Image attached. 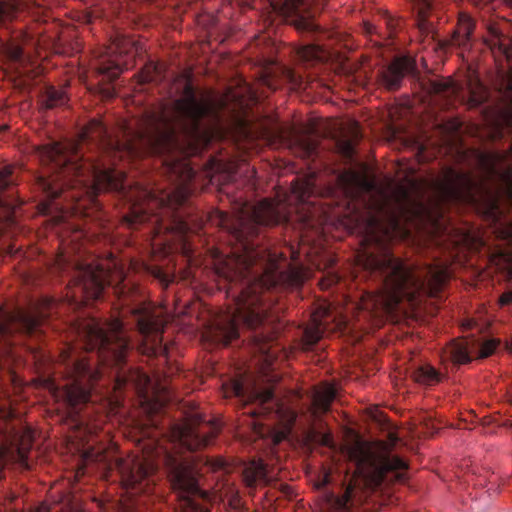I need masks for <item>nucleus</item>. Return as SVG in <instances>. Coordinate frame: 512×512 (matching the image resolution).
I'll list each match as a JSON object with an SVG mask.
<instances>
[{
    "mask_svg": "<svg viewBox=\"0 0 512 512\" xmlns=\"http://www.w3.org/2000/svg\"><path fill=\"white\" fill-rule=\"evenodd\" d=\"M210 106L198 100L193 87L186 84L183 96L169 105L146 110L137 127L125 130V140L113 139L107 127L97 119L91 120L79 134L80 140L95 141L112 160L138 158L145 155L162 157L169 176L170 189L150 188L130 184L125 172L104 162L86 161L77 143L50 141L38 147L40 160L51 165L49 177H39V186L50 199L58 198L65 189L80 188L91 199L104 191H115L130 205L124 217L128 226L157 223L156 210L176 208L193 193L196 171L186 159L187 149L204 138L201 120L209 114Z\"/></svg>",
    "mask_w": 512,
    "mask_h": 512,
    "instance_id": "obj_1",
    "label": "nucleus"
},
{
    "mask_svg": "<svg viewBox=\"0 0 512 512\" xmlns=\"http://www.w3.org/2000/svg\"><path fill=\"white\" fill-rule=\"evenodd\" d=\"M287 220L286 214L274 201L263 199L256 205L245 203L239 214L240 247L229 256L216 257V273L230 284L228 293L234 297L235 309L222 318L215 327V338L228 345L239 336V326L257 329L264 325L267 311L262 292L278 285L294 288L304 281L302 268L286 263L278 255L243 240L246 226H272Z\"/></svg>",
    "mask_w": 512,
    "mask_h": 512,
    "instance_id": "obj_2",
    "label": "nucleus"
},
{
    "mask_svg": "<svg viewBox=\"0 0 512 512\" xmlns=\"http://www.w3.org/2000/svg\"><path fill=\"white\" fill-rule=\"evenodd\" d=\"M85 349L95 351L97 363L94 367L82 352L67 346L60 354V365L68 382L62 387V397L71 408V414H77L80 406L91 401L92 385L102 377L108 367L119 369L126 361L129 341L120 319L106 324L92 319L82 327Z\"/></svg>",
    "mask_w": 512,
    "mask_h": 512,
    "instance_id": "obj_3",
    "label": "nucleus"
},
{
    "mask_svg": "<svg viewBox=\"0 0 512 512\" xmlns=\"http://www.w3.org/2000/svg\"><path fill=\"white\" fill-rule=\"evenodd\" d=\"M370 265L381 277L382 284L381 296H373L372 305L380 302L386 309L396 308L404 297L415 299L417 294L436 297L448 279L445 266H413L389 252L372 256Z\"/></svg>",
    "mask_w": 512,
    "mask_h": 512,
    "instance_id": "obj_4",
    "label": "nucleus"
},
{
    "mask_svg": "<svg viewBox=\"0 0 512 512\" xmlns=\"http://www.w3.org/2000/svg\"><path fill=\"white\" fill-rule=\"evenodd\" d=\"M504 159L505 156L500 153H481L480 155L486 179L495 182L493 191L466 171L455 170L452 167L443 168L441 173L430 182L435 200L438 203L474 201L476 192H485L491 196L493 208H498L499 199L512 205V167L511 165L500 167Z\"/></svg>",
    "mask_w": 512,
    "mask_h": 512,
    "instance_id": "obj_5",
    "label": "nucleus"
},
{
    "mask_svg": "<svg viewBox=\"0 0 512 512\" xmlns=\"http://www.w3.org/2000/svg\"><path fill=\"white\" fill-rule=\"evenodd\" d=\"M270 13L282 17L298 31L319 34L317 42L300 47L297 51L301 61L307 64L331 62L342 71L349 67V39L339 31H322L314 21L308 0H264Z\"/></svg>",
    "mask_w": 512,
    "mask_h": 512,
    "instance_id": "obj_6",
    "label": "nucleus"
},
{
    "mask_svg": "<svg viewBox=\"0 0 512 512\" xmlns=\"http://www.w3.org/2000/svg\"><path fill=\"white\" fill-rule=\"evenodd\" d=\"M408 464L392 454V446L384 440L364 442L354 429V499L356 489L382 491L391 483L405 482Z\"/></svg>",
    "mask_w": 512,
    "mask_h": 512,
    "instance_id": "obj_7",
    "label": "nucleus"
},
{
    "mask_svg": "<svg viewBox=\"0 0 512 512\" xmlns=\"http://www.w3.org/2000/svg\"><path fill=\"white\" fill-rule=\"evenodd\" d=\"M59 265L63 271L72 273L74 289L70 297L75 303H81L84 299H99L106 286L112 287L119 298L126 293L125 274L122 268L111 273L109 268L94 260L84 262L78 259L66 263L64 258H61Z\"/></svg>",
    "mask_w": 512,
    "mask_h": 512,
    "instance_id": "obj_8",
    "label": "nucleus"
},
{
    "mask_svg": "<svg viewBox=\"0 0 512 512\" xmlns=\"http://www.w3.org/2000/svg\"><path fill=\"white\" fill-rule=\"evenodd\" d=\"M482 45L497 66L496 88L504 102L500 120L512 131V37L500 22H488Z\"/></svg>",
    "mask_w": 512,
    "mask_h": 512,
    "instance_id": "obj_9",
    "label": "nucleus"
},
{
    "mask_svg": "<svg viewBox=\"0 0 512 512\" xmlns=\"http://www.w3.org/2000/svg\"><path fill=\"white\" fill-rule=\"evenodd\" d=\"M162 462L167 470L173 490L176 492L182 512H210L198 503L194 496L205 497L198 485L197 461L191 455L163 451Z\"/></svg>",
    "mask_w": 512,
    "mask_h": 512,
    "instance_id": "obj_10",
    "label": "nucleus"
},
{
    "mask_svg": "<svg viewBox=\"0 0 512 512\" xmlns=\"http://www.w3.org/2000/svg\"><path fill=\"white\" fill-rule=\"evenodd\" d=\"M84 459L92 462H105L109 469L115 468L120 473L123 486L127 490H131L133 494L149 493L155 483L156 465L149 460L119 458L111 463L107 462L103 453H94L93 450L85 451Z\"/></svg>",
    "mask_w": 512,
    "mask_h": 512,
    "instance_id": "obj_11",
    "label": "nucleus"
},
{
    "mask_svg": "<svg viewBox=\"0 0 512 512\" xmlns=\"http://www.w3.org/2000/svg\"><path fill=\"white\" fill-rule=\"evenodd\" d=\"M138 332L143 337V352L150 356H168V347L163 344L162 334L167 320L159 311L146 305L131 309Z\"/></svg>",
    "mask_w": 512,
    "mask_h": 512,
    "instance_id": "obj_12",
    "label": "nucleus"
},
{
    "mask_svg": "<svg viewBox=\"0 0 512 512\" xmlns=\"http://www.w3.org/2000/svg\"><path fill=\"white\" fill-rule=\"evenodd\" d=\"M217 422L209 421L205 425L185 424L174 425L171 429V437L175 447L195 451L208 446L219 433Z\"/></svg>",
    "mask_w": 512,
    "mask_h": 512,
    "instance_id": "obj_13",
    "label": "nucleus"
},
{
    "mask_svg": "<svg viewBox=\"0 0 512 512\" xmlns=\"http://www.w3.org/2000/svg\"><path fill=\"white\" fill-rule=\"evenodd\" d=\"M501 343V339L497 338L481 339V341L454 339L444 348V353L453 363L464 364L469 363L475 357H489Z\"/></svg>",
    "mask_w": 512,
    "mask_h": 512,
    "instance_id": "obj_14",
    "label": "nucleus"
},
{
    "mask_svg": "<svg viewBox=\"0 0 512 512\" xmlns=\"http://www.w3.org/2000/svg\"><path fill=\"white\" fill-rule=\"evenodd\" d=\"M429 90L448 101H453V99L464 101L468 98L472 105H480L486 99L485 88L479 80L474 87L471 82L464 86L451 78H436L429 81Z\"/></svg>",
    "mask_w": 512,
    "mask_h": 512,
    "instance_id": "obj_15",
    "label": "nucleus"
},
{
    "mask_svg": "<svg viewBox=\"0 0 512 512\" xmlns=\"http://www.w3.org/2000/svg\"><path fill=\"white\" fill-rule=\"evenodd\" d=\"M41 324V317L17 309L12 312L0 313V341H4V349L11 345L10 337L16 333L32 334L38 331Z\"/></svg>",
    "mask_w": 512,
    "mask_h": 512,
    "instance_id": "obj_16",
    "label": "nucleus"
},
{
    "mask_svg": "<svg viewBox=\"0 0 512 512\" xmlns=\"http://www.w3.org/2000/svg\"><path fill=\"white\" fill-rule=\"evenodd\" d=\"M417 71L415 60L409 55H397L393 60L378 71V80L389 90L400 89L403 80Z\"/></svg>",
    "mask_w": 512,
    "mask_h": 512,
    "instance_id": "obj_17",
    "label": "nucleus"
},
{
    "mask_svg": "<svg viewBox=\"0 0 512 512\" xmlns=\"http://www.w3.org/2000/svg\"><path fill=\"white\" fill-rule=\"evenodd\" d=\"M209 177L212 183L220 185L229 184L237 181L238 177L246 174L247 182L254 184L256 171L248 164L237 165L233 162H223L222 160L212 159L209 163Z\"/></svg>",
    "mask_w": 512,
    "mask_h": 512,
    "instance_id": "obj_18",
    "label": "nucleus"
},
{
    "mask_svg": "<svg viewBox=\"0 0 512 512\" xmlns=\"http://www.w3.org/2000/svg\"><path fill=\"white\" fill-rule=\"evenodd\" d=\"M476 21L468 12H458L457 24L450 36L451 46L461 50V53L469 52L474 44V30Z\"/></svg>",
    "mask_w": 512,
    "mask_h": 512,
    "instance_id": "obj_19",
    "label": "nucleus"
},
{
    "mask_svg": "<svg viewBox=\"0 0 512 512\" xmlns=\"http://www.w3.org/2000/svg\"><path fill=\"white\" fill-rule=\"evenodd\" d=\"M334 319L335 316L332 315L330 305L319 306L311 315L310 325L304 330V345L308 348L316 344L323 336L329 322Z\"/></svg>",
    "mask_w": 512,
    "mask_h": 512,
    "instance_id": "obj_20",
    "label": "nucleus"
},
{
    "mask_svg": "<svg viewBox=\"0 0 512 512\" xmlns=\"http://www.w3.org/2000/svg\"><path fill=\"white\" fill-rule=\"evenodd\" d=\"M472 6L477 9H492L494 0H467ZM438 0H415V5L418 12V27L422 31H430L433 21L431 17L437 12Z\"/></svg>",
    "mask_w": 512,
    "mask_h": 512,
    "instance_id": "obj_21",
    "label": "nucleus"
},
{
    "mask_svg": "<svg viewBox=\"0 0 512 512\" xmlns=\"http://www.w3.org/2000/svg\"><path fill=\"white\" fill-rule=\"evenodd\" d=\"M369 225L373 238H377V233H381L383 236L390 238L394 230L400 226L399 218L396 216L394 211H390L386 207V201H384L378 207V214L370 217Z\"/></svg>",
    "mask_w": 512,
    "mask_h": 512,
    "instance_id": "obj_22",
    "label": "nucleus"
},
{
    "mask_svg": "<svg viewBox=\"0 0 512 512\" xmlns=\"http://www.w3.org/2000/svg\"><path fill=\"white\" fill-rule=\"evenodd\" d=\"M247 398L249 401L257 402L259 404V410L251 412L253 416L263 414L267 416H274L276 418L280 417L282 406L275 397L272 389H259L254 387L249 392V395H247Z\"/></svg>",
    "mask_w": 512,
    "mask_h": 512,
    "instance_id": "obj_23",
    "label": "nucleus"
},
{
    "mask_svg": "<svg viewBox=\"0 0 512 512\" xmlns=\"http://www.w3.org/2000/svg\"><path fill=\"white\" fill-rule=\"evenodd\" d=\"M330 141L337 154L348 161L352 159V137L350 132L345 129L342 122H336L334 124Z\"/></svg>",
    "mask_w": 512,
    "mask_h": 512,
    "instance_id": "obj_24",
    "label": "nucleus"
},
{
    "mask_svg": "<svg viewBox=\"0 0 512 512\" xmlns=\"http://www.w3.org/2000/svg\"><path fill=\"white\" fill-rule=\"evenodd\" d=\"M271 477L262 460H252L243 470V480L247 487L254 488L257 485L267 484Z\"/></svg>",
    "mask_w": 512,
    "mask_h": 512,
    "instance_id": "obj_25",
    "label": "nucleus"
},
{
    "mask_svg": "<svg viewBox=\"0 0 512 512\" xmlns=\"http://www.w3.org/2000/svg\"><path fill=\"white\" fill-rule=\"evenodd\" d=\"M352 480H349L342 496L332 492L326 494V503L329 512H351L352 507Z\"/></svg>",
    "mask_w": 512,
    "mask_h": 512,
    "instance_id": "obj_26",
    "label": "nucleus"
},
{
    "mask_svg": "<svg viewBox=\"0 0 512 512\" xmlns=\"http://www.w3.org/2000/svg\"><path fill=\"white\" fill-rule=\"evenodd\" d=\"M336 397V390L332 385H324L317 388L312 396V405L315 412L323 413L328 411L331 402Z\"/></svg>",
    "mask_w": 512,
    "mask_h": 512,
    "instance_id": "obj_27",
    "label": "nucleus"
},
{
    "mask_svg": "<svg viewBox=\"0 0 512 512\" xmlns=\"http://www.w3.org/2000/svg\"><path fill=\"white\" fill-rule=\"evenodd\" d=\"M68 102V97L62 89H56L52 86L47 87L40 100L41 108L45 110L64 106Z\"/></svg>",
    "mask_w": 512,
    "mask_h": 512,
    "instance_id": "obj_28",
    "label": "nucleus"
},
{
    "mask_svg": "<svg viewBox=\"0 0 512 512\" xmlns=\"http://www.w3.org/2000/svg\"><path fill=\"white\" fill-rule=\"evenodd\" d=\"M412 377L414 381L422 383V385H435L442 378L440 372L431 365L418 366L414 369Z\"/></svg>",
    "mask_w": 512,
    "mask_h": 512,
    "instance_id": "obj_29",
    "label": "nucleus"
},
{
    "mask_svg": "<svg viewBox=\"0 0 512 512\" xmlns=\"http://www.w3.org/2000/svg\"><path fill=\"white\" fill-rule=\"evenodd\" d=\"M21 5V0H0V27L12 22Z\"/></svg>",
    "mask_w": 512,
    "mask_h": 512,
    "instance_id": "obj_30",
    "label": "nucleus"
},
{
    "mask_svg": "<svg viewBox=\"0 0 512 512\" xmlns=\"http://www.w3.org/2000/svg\"><path fill=\"white\" fill-rule=\"evenodd\" d=\"M141 82H160L165 78V67L161 63L148 62L141 71Z\"/></svg>",
    "mask_w": 512,
    "mask_h": 512,
    "instance_id": "obj_31",
    "label": "nucleus"
},
{
    "mask_svg": "<svg viewBox=\"0 0 512 512\" xmlns=\"http://www.w3.org/2000/svg\"><path fill=\"white\" fill-rule=\"evenodd\" d=\"M0 49L2 50L3 54L7 57V59L12 63H24L23 48L20 45L15 43L1 42Z\"/></svg>",
    "mask_w": 512,
    "mask_h": 512,
    "instance_id": "obj_32",
    "label": "nucleus"
},
{
    "mask_svg": "<svg viewBox=\"0 0 512 512\" xmlns=\"http://www.w3.org/2000/svg\"><path fill=\"white\" fill-rule=\"evenodd\" d=\"M337 185L347 198V202L349 204L352 199V170L350 168L339 173L337 176Z\"/></svg>",
    "mask_w": 512,
    "mask_h": 512,
    "instance_id": "obj_33",
    "label": "nucleus"
},
{
    "mask_svg": "<svg viewBox=\"0 0 512 512\" xmlns=\"http://www.w3.org/2000/svg\"><path fill=\"white\" fill-rule=\"evenodd\" d=\"M98 71L100 74L106 76L109 80H114L122 73V67L119 63L108 60L103 61L99 65Z\"/></svg>",
    "mask_w": 512,
    "mask_h": 512,
    "instance_id": "obj_34",
    "label": "nucleus"
},
{
    "mask_svg": "<svg viewBox=\"0 0 512 512\" xmlns=\"http://www.w3.org/2000/svg\"><path fill=\"white\" fill-rule=\"evenodd\" d=\"M309 438L315 444L327 447L329 449H336V443L333 440L332 434L329 432H311Z\"/></svg>",
    "mask_w": 512,
    "mask_h": 512,
    "instance_id": "obj_35",
    "label": "nucleus"
},
{
    "mask_svg": "<svg viewBox=\"0 0 512 512\" xmlns=\"http://www.w3.org/2000/svg\"><path fill=\"white\" fill-rule=\"evenodd\" d=\"M303 156L311 158L317 156L319 153V142L312 138H303L300 140Z\"/></svg>",
    "mask_w": 512,
    "mask_h": 512,
    "instance_id": "obj_36",
    "label": "nucleus"
},
{
    "mask_svg": "<svg viewBox=\"0 0 512 512\" xmlns=\"http://www.w3.org/2000/svg\"><path fill=\"white\" fill-rule=\"evenodd\" d=\"M360 184H361V175L357 169L356 159L354 158V202L356 201V199L359 196L358 188H359ZM357 214H358V208L354 204V232L359 224V219H358Z\"/></svg>",
    "mask_w": 512,
    "mask_h": 512,
    "instance_id": "obj_37",
    "label": "nucleus"
},
{
    "mask_svg": "<svg viewBox=\"0 0 512 512\" xmlns=\"http://www.w3.org/2000/svg\"><path fill=\"white\" fill-rule=\"evenodd\" d=\"M14 180L12 178V167L5 166L0 168V192L5 191L11 185H13Z\"/></svg>",
    "mask_w": 512,
    "mask_h": 512,
    "instance_id": "obj_38",
    "label": "nucleus"
},
{
    "mask_svg": "<svg viewBox=\"0 0 512 512\" xmlns=\"http://www.w3.org/2000/svg\"><path fill=\"white\" fill-rule=\"evenodd\" d=\"M14 206L6 199L0 197V223L12 221Z\"/></svg>",
    "mask_w": 512,
    "mask_h": 512,
    "instance_id": "obj_39",
    "label": "nucleus"
},
{
    "mask_svg": "<svg viewBox=\"0 0 512 512\" xmlns=\"http://www.w3.org/2000/svg\"><path fill=\"white\" fill-rule=\"evenodd\" d=\"M32 432L30 430H27L25 432V435L23 436L21 443L18 447V453L22 461H24L26 457V452L30 449L32 444Z\"/></svg>",
    "mask_w": 512,
    "mask_h": 512,
    "instance_id": "obj_40",
    "label": "nucleus"
},
{
    "mask_svg": "<svg viewBox=\"0 0 512 512\" xmlns=\"http://www.w3.org/2000/svg\"><path fill=\"white\" fill-rule=\"evenodd\" d=\"M151 273L153 277L159 280V282L165 287H167L173 281L172 276L164 272L160 268H153Z\"/></svg>",
    "mask_w": 512,
    "mask_h": 512,
    "instance_id": "obj_41",
    "label": "nucleus"
},
{
    "mask_svg": "<svg viewBox=\"0 0 512 512\" xmlns=\"http://www.w3.org/2000/svg\"><path fill=\"white\" fill-rule=\"evenodd\" d=\"M383 19L385 21V25L387 26V28L389 30V35H392L393 32H395L396 29H398V27L400 25V21L395 20V18H393L392 15H390V14H385L383 16Z\"/></svg>",
    "mask_w": 512,
    "mask_h": 512,
    "instance_id": "obj_42",
    "label": "nucleus"
},
{
    "mask_svg": "<svg viewBox=\"0 0 512 512\" xmlns=\"http://www.w3.org/2000/svg\"><path fill=\"white\" fill-rule=\"evenodd\" d=\"M260 351L264 355V361L267 367H272L274 355L273 352H271V348L267 347L265 344L260 346Z\"/></svg>",
    "mask_w": 512,
    "mask_h": 512,
    "instance_id": "obj_43",
    "label": "nucleus"
},
{
    "mask_svg": "<svg viewBox=\"0 0 512 512\" xmlns=\"http://www.w3.org/2000/svg\"><path fill=\"white\" fill-rule=\"evenodd\" d=\"M232 393L237 397L245 398L247 394V389L244 387L242 382L234 381L232 383Z\"/></svg>",
    "mask_w": 512,
    "mask_h": 512,
    "instance_id": "obj_44",
    "label": "nucleus"
},
{
    "mask_svg": "<svg viewBox=\"0 0 512 512\" xmlns=\"http://www.w3.org/2000/svg\"><path fill=\"white\" fill-rule=\"evenodd\" d=\"M340 280V277L336 274H331L327 278H323L320 281V286L322 289H328L332 285L338 283Z\"/></svg>",
    "mask_w": 512,
    "mask_h": 512,
    "instance_id": "obj_45",
    "label": "nucleus"
},
{
    "mask_svg": "<svg viewBox=\"0 0 512 512\" xmlns=\"http://www.w3.org/2000/svg\"><path fill=\"white\" fill-rule=\"evenodd\" d=\"M206 464L210 465L213 470L221 469L224 466L223 460L210 461L207 459Z\"/></svg>",
    "mask_w": 512,
    "mask_h": 512,
    "instance_id": "obj_46",
    "label": "nucleus"
},
{
    "mask_svg": "<svg viewBox=\"0 0 512 512\" xmlns=\"http://www.w3.org/2000/svg\"><path fill=\"white\" fill-rule=\"evenodd\" d=\"M500 302L502 305H510L512 303V292L504 293L500 298Z\"/></svg>",
    "mask_w": 512,
    "mask_h": 512,
    "instance_id": "obj_47",
    "label": "nucleus"
},
{
    "mask_svg": "<svg viewBox=\"0 0 512 512\" xmlns=\"http://www.w3.org/2000/svg\"><path fill=\"white\" fill-rule=\"evenodd\" d=\"M362 29L365 34H373V32L375 30V28H374V26H372L371 22H368V21L363 22Z\"/></svg>",
    "mask_w": 512,
    "mask_h": 512,
    "instance_id": "obj_48",
    "label": "nucleus"
},
{
    "mask_svg": "<svg viewBox=\"0 0 512 512\" xmlns=\"http://www.w3.org/2000/svg\"><path fill=\"white\" fill-rule=\"evenodd\" d=\"M113 377L116 380V388L120 389L125 384V382H126V379L125 378H121V376H120L118 371L115 372Z\"/></svg>",
    "mask_w": 512,
    "mask_h": 512,
    "instance_id": "obj_49",
    "label": "nucleus"
},
{
    "mask_svg": "<svg viewBox=\"0 0 512 512\" xmlns=\"http://www.w3.org/2000/svg\"><path fill=\"white\" fill-rule=\"evenodd\" d=\"M359 137H361L360 124L354 119V144Z\"/></svg>",
    "mask_w": 512,
    "mask_h": 512,
    "instance_id": "obj_50",
    "label": "nucleus"
},
{
    "mask_svg": "<svg viewBox=\"0 0 512 512\" xmlns=\"http://www.w3.org/2000/svg\"><path fill=\"white\" fill-rule=\"evenodd\" d=\"M366 189L375 190L377 189V183L374 179L366 181Z\"/></svg>",
    "mask_w": 512,
    "mask_h": 512,
    "instance_id": "obj_51",
    "label": "nucleus"
},
{
    "mask_svg": "<svg viewBox=\"0 0 512 512\" xmlns=\"http://www.w3.org/2000/svg\"><path fill=\"white\" fill-rule=\"evenodd\" d=\"M359 308L369 309L370 305L369 304L360 305V304H358V302H356V300L354 298V312L357 311V309H359Z\"/></svg>",
    "mask_w": 512,
    "mask_h": 512,
    "instance_id": "obj_52",
    "label": "nucleus"
},
{
    "mask_svg": "<svg viewBox=\"0 0 512 512\" xmlns=\"http://www.w3.org/2000/svg\"><path fill=\"white\" fill-rule=\"evenodd\" d=\"M361 258L357 249H354V267L359 265Z\"/></svg>",
    "mask_w": 512,
    "mask_h": 512,
    "instance_id": "obj_53",
    "label": "nucleus"
},
{
    "mask_svg": "<svg viewBox=\"0 0 512 512\" xmlns=\"http://www.w3.org/2000/svg\"><path fill=\"white\" fill-rule=\"evenodd\" d=\"M506 238H512V223L509 224L506 232H504Z\"/></svg>",
    "mask_w": 512,
    "mask_h": 512,
    "instance_id": "obj_54",
    "label": "nucleus"
},
{
    "mask_svg": "<svg viewBox=\"0 0 512 512\" xmlns=\"http://www.w3.org/2000/svg\"><path fill=\"white\" fill-rule=\"evenodd\" d=\"M504 347L507 351L512 352V338L510 341L504 342Z\"/></svg>",
    "mask_w": 512,
    "mask_h": 512,
    "instance_id": "obj_55",
    "label": "nucleus"
},
{
    "mask_svg": "<svg viewBox=\"0 0 512 512\" xmlns=\"http://www.w3.org/2000/svg\"><path fill=\"white\" fill-rule=\"evenodd\" d=\"M36 512H49L48 506L45 504H42L39 506L36 510Z\"/></svg>",
    "mask_w": 512,
    "mask_h": 512,
    "instance_id": "obj_56",
    "label": "nucleus"
},
{
    "mask_svg": "<svg viewBox=\"0 0 512 512\" xmlns=\"http://www.w3.org/2000/svg\"><path fill=\"white\" fill-rule=\"evenodd\" d=\"M115 45H116L115 49L111 48L112 52H116V51H118L119 53L124 52L122 50V48L119 46V44H115Z\"/></svg>",
    "mask_w": 512,
    "mask_h": 512,
    "instance_id": "obj_57",
    "label": "nucleus"
},
{
    "mask_svg": "<svg viewBox=\"0 0 512 512\" xmlns=\"http://www.w3.org/2000/svg\"><path fill=\"white\" fill-rule=\"evenodd\" d=\"M141 377L143 378V382H144V384H148V383H149V381H150V380H149V377H148V376H146V375L142 374V375H141Z\"/></svg>",
    "mask_w": 512,
    "mask_h": 512,
    "instance_id": "obj_58",
    "label": "nucleus"
},
{
    "mask_svg": "<svg viewBox=\"0 0 512 512\" xmlns=\"http://www.w3.org/2000/svg\"><path fill=\"white\" fill-rule=\"evenodd\" d=\"M284 437H285V434H284V433H282V434H281V436H276V437H275V442H276V443L280 442V441H281V439H282V438H284Z\"/></svg>",
    "mask_w": 512,
    "mask_h": 512,
    "instance_id": "obj_59",
    "label": "nucleus"
},
{
    "mask_svg": "<svg viewBox=\"0 0 512 512\" xmlns=\"http://www.w3.org/2000/svg\"><path fill=\"white\" fill-rule=\"evenodd\" d=\"M225 219H226V215L224 213H222L221 218H220V221L222 224H224Z\"/></svg>",
    "mask_w": 512,
    "mask_h": 512,
    "instance_id": "obj_60",
    "label": "nucleus"
},
{
    "mask_svg": "<svg viewBox=\"0 0 512 512\" xmlns=\"http://www.w3.org/2000/svg\"><path fill=\"white\" fill-rule=\"evenodd\" d=\"M304 197H305V192L300 193L299 198H300L302 201H304Z\"/></svg>",
    "mask_w": 512,
    "mask_h": 512,
    "instance_id": "obj_61",
    "label": "nucleus"
},
{
    "mask_svg": "<svg viewBox=\"0 0 512 512\" xmlns=\"http://www.w3.org/2000/svg\"><path fill=\"white\" fill-rule=\"evenodd\" d=\"M347 454H348V457L351 458L352 457V450L348 449Z\"/></svg>",
    "mask_w": 512,
    "mask_h": 512,
    "instance_id": "obj_62",
    "label": "nucleus"
},
{
    "mask_svg": "<svg viewBox=\"0 0 512 512\" xmlns=\"http://www.w3.org/2000/svg\"><path fill=\"white\" fill-rule=\"evenodd\" d=\"M0 450H1V452H3L5 450V445L4 444L0 445Z\"/></svg>",
    "mask_w": 512,
    "mask_h": 512,
    "instance_id": "obj_63",
    "label": "nucleus"
},
{
    "mask_svg": "<svg viewBox=\"0 0 512 512\" xmlns=\"http://www.w3.org/2000/svg\"><path fill=\"white\" fill-rule=\"evenodd\" d=\"M505 1H506V3H508V5H509L510 7H512V0H505Z\"/></svg>",
    "mask_w": 512,
    "mask_h": 512,
    "instance_id": "obj_64",
    "label": "nucleus"
}]
</instances>
